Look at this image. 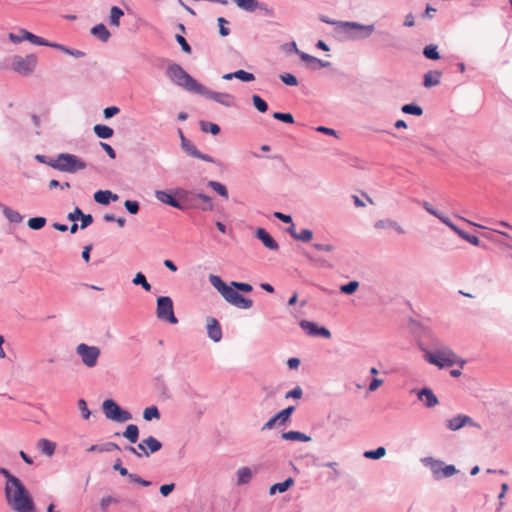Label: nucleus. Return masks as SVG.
<instances>
[{
  "label": "nucleus",
  "mask_w": 512,
  "mask_h": 512,
  "mask_svg": "<svg viewBox=\"0 0 512 512\" xmlns=\"http://www.w3.org/2000/svg\"><path fill=\"white\" fill-rule=\"evenodd\" d=\"M5 498L8 506L15 512H36L33 499L20 480L5 485Z\"/></svg>",
  "instance_id": "nucleus-1"
},
{
  "label": "nucleus",
  "mask_w": 512,
  "mask_h": 512,
  "mask_svg": "<svg viewBox=\"0 0 512 512\" xmlns=\"http://www.w3.org/2000/svg\"><path fill=\"white\" fill-rule=\"evenodd\" d=\"M423 357L429 364L437 366L440 369L452 367L459 364L463 367L466 363L465 360L460 359L448 346L437 344L434 350H429L421 346Z\"/></svg>",
  "instance_id": "nucleus-2"
},
{
  "label": "nucleus",
  "mask_w": 512,
  "mask_h": 512,
  "mask_svg": "<svg viewBox=\"0 0 512 512\" xmlns=\"http://www.w3.org/2000/svg\"><path fill=\"white\" fill-rule=\"evenodd\" d=\"M322 22L335 25V31L343 34V37L350 40H361L368 38L374 31L373 24L364 25L350 21H331L322 16Z\"/></svg>",
  "instance_id": "nucleus-3"
},
{
  "label": "nucleus",
  "mask_w": 512,
  "mask_h": 512,
  "mask_svg": "<svg viewBox=\"0 0 512 512\" xmlns=\"http://www.w3.org/2000/svg\"><path fill=\"white\" fill-rule=\"evenodd\" d=\"M166 74L172 82L188 91L195 93L202 91V84L198 83L178 64L169 65Z\"/></svg>",
  "instance_id": "nucleus-4"
},
{
  "label": "nucleus",
  "mask_w": 512,
  "mask_h": 512,
  "mask_svg": "<svg viewBox=\"0 0 512 512\" xmlns=\"http://www.w3.org/2000/svg\"><path fill=\"white\" fill-rule=\"evenodd\" d=\"M49 166L53 169L75 173L86 168V163L78 156L69 153H61L55 159L51 160Z\"/></svg>",
  "instance_id": "nucleus-5"
},
{
  "label": "nucleus",
  "mask_w": 512,
  "mask_h": 512,
  "mask_svg": "<svg viewBox=\"0 0 512 512\" xmlns=\"http://www.w3.org/2000/svg\"><path fill=\"white\" fill-rule=\"evenodd\" d=\"M421 462L429 467L435 480L451 477L457 474L459 471L455 465H446L442 460L435 459L433 457H425L421 459Z\"/></svg>",
  "instance_id": "nucleus-6"
},
{
  "label": "nucleus",
  "mask_w": 512,
  "mask_h": 512,
  "mask_svg": "<svg viewBox=\"0 0 512 512\" xmlns=\"http://www.w3.org/2000/svg\"><path fill=\"white\" fill-rule=\"evenodd\" d=\"M103 412L106 418L116 422H126L132 419L130 412L123 410L112 399H107L102 404Z\"/></svg>",
  "instance_id": "nucleus-7"
},
{
  "label": "nucleus",
  "mask_w": 512,
  "mask_h": 512,
  "mask_svg": "<svg viewBox=\"0 0 512 512\" xmlns=\"http://www.w3.org/2000/svg\"><path fill=\"white\" fill-rule=\"evenodd\" d=\"M156 314L160 320L167 321L171 324H176L178 322L174 315L173 301L168 296L158 297Z\"/></svg>",
  "instance_id": "nucleus-8"
},
{
  "label": "nucleus",
  "mask_w": 512,
  "mask_h": 512,
  "mask_svg": "<svg viewBox=\"0 0 512 512\" xmlns=\"http://www.w3.org/2000/svg\"><path fill=\"white\" fill-rule=\"evenodd\" d=\"M36 64L37 58L33 54L26 57L15 55L12 58V69L22 75L31 74L35 70Z\"/></svg>",
  "instance_id": "nucleus-9"
},
{
  "label": "nucleus",
  "mask_w": 512,
  "mask_h": 512,
  "mask_svg": "<svg viewBox=\"0 0 512 512\" xmlns=\"http://www.w3.org/2000/svg\"><path fill=\"white\" fill-rule=\"evenodd\" d=\"M76 353L80 356L85 366L92 368L96 366L101 351L96 346L81 343L76 347Z\"/></svg>",
  "instance_id": "nucleus-10"
},
{
  "label": "nucleus",
  "mask_w": 512,
  "mask_h": 512,
  "mask_svg": "<svg viewBox=\"0 0 512 512\" xmlns=\"http://www.w3.org/2000/svg\"><path fill=\"white\" fill-rule=\"evenodd\" d=\"M465 426L475 427L477 429L481 428V425L475 422L470 416L464 414H458L446 422V427L450 431H458Z\"/></svg>",
  "instance_id": "nucleus-11"
},
{
  "label": "nucleus",
  "mask_w": 512,
  "mask_h": 512,
  "mask_svg": "<svg viewBox=\"0 0 512 512\" xmlns=\"http://www.w3.org/2000/svg\"><path fill=\"white\" fill-rule=\"evenodd\" d=\"M223 298L229 304L241 309H249L253 305V301L251 299L243 297L232 287H230L229 290L224 294Z\"/></svg>",
  "instance_id": "nucleus-12"
},
{
  "label": "nucleus",
  "mask_w": 512,
  "mask_h": 512,
  "mask_svg": "<svg viewBox=\"0 0 512 512\" xmlns=\"http://www.w3.org/2000/svg\"><path fill=\"white\" fill-rule=\"evenodd\" d=\"M21 35H16L14 33H9L8 37L13 43H20L24 40L30 41L35 45L48 46L49 42L42 37H39L25 29H20Z\"/></svg>",
  "instance_id": "nucleus-13"
},
{
  "label": "nucleus",
  "mask_w": 512,
  "mask_h": 512,
  "mask_svg": "<svg viewBox=\"0 0 512 512\" xmlns=\"http://www.w3.org/2000/svg\"><path fill=\"white\" fill-rule=\"evenodd\" d=\"M322 134L333 136L336 138L335 142L332 145H328L324 143V141L322 140V152L324 151L331 155H341V140L339 139L337 131L332 128L322 126Z\"/></svg>",
  "instance_id": "nucleus-14"
},
{
  "label": "nucleus",
  "mask_w": 512,
  "mask_h": 512,
  "mask_svg": "<svg viewBox=\"0 0 512 512\" xmlns=\"http://www.w3.org/2000/svg\"><path fill=\"white\" fill-rule=\"evenodd\" d=\"M202 91H198V94H201L207 98H210L224 106H232L234 102V98L232 95L228 93H220V92H213L209 89H207L205 86L202 85Z\"/></svg>",
  "instance_id": "nucleus-15"
},
{
  "label": "nucleus",
  "mask_w": 512,
  "mask_h": 512,
  "mask_svg": "<svg viewBox=\"0 0 512 512\" xmlns=\"http://www.w3.org/2000/svg\"><path fill=\"white\" fill-rule=\"evenodd\" d=\"M181 146H182L183 150L190 156L201 159L206 162H213L212 157H210L209 155H206V154H202L195 147V145L190 140L186 139L185 137H182V145Z\"/></svg>",
  "instance_id": "nucleus-16"
},
{
  "label": "nucleus",
  "mask_w": 512,
  "mask_h": 512,
  "mask_svg": "<svg viewBox=\"0 0 512 512\" xmlns=\"http://www.w3.org/2000/svg\"><path fill=\"white\" fill-rule=\"evenodd\" d=\"M255 236L267 249L272 251H277L279 249L278 243L264 228H257L255 230Z\"/></svg>",
  "instance_id": "nucleus-17"
},
{
  "label": "nucleus",
  "mask_w": 512,
  "mask_h": 512,
  "mask_svg": "<svg viewBox=\"0 0 512 512\" xmlns=\"http://www.w3.org/2000/svg\"><path fill=\"white\" fill-rule=\"evenodd\" d=\"M417 398L420 401L424 402V405L427 408H432L439 403L437 396L434 394L432 389H430L428 387H424V388L418 390Z\"/></svg>",
  "instance_id": "nucleus-18"
},
{
  "label": "nucleus",
  "mask_w": 512,
  "mask_h": 512,
  "mask_svg": "<svg viewBox=\"0 0 512 512\" xmlns=\"http://www.w3.org/2000/svg\"><path fill=\"white\" fill-rule=\"evenodd\" d=\"M208 336L214 342H219L222 338V329L217 319L208 317L206 320Z\"/></svg>",
  "instance_id": "nucleus-19"
},
{
  "label": "nucleus",
  "mask_w": 512,
  "mask_h": 512,
  "mask_svg": "<svg viewBox=\"0 0 512 512\" xmlns=\"http://www.w3.org/2000/svg\"><path fill=\"white\" fill-rule=\"evenodd\" d=\"M374 227L376 229H393L400 235L405 233V230L398 224V222L389 218L376 221Z\"/></svg>",
  "instance_id": "nucleus-20"
},
{
  "label": "nucleus",
  "mask_w": 512,
  "mask_h": 512,
  "mask_svg": "<svg viewBox=\"0 0 512 512\" xmlns=\"http://www.w3.org/2000/svg\"><path fill=\"white\" fill-rule=\"evenodd\" d=\"M442 77V72L438 70H431L424 74L423 76V86L426 88H431L437 86Z\"/></svg>",
  "instance_id": "nucleus-21"
},
{
  "label": "nucleus",
  "mask_w": 512,
  "mask_h": 512,
  "mask_svg": "<svg viewBox=\"0 0 512 512\" xmlns=\"http://www.w3.org/2000/svg\"><path fill=\"white\" fill-rule=\"evenodd\" d=\"M94 200L99 204L107 205L109 204L110 200H118V195L113 194L109 190H99L94 194Z\"/></svg>",
  "instance_id": "nucleus-22"
},
{
  "label": "nucleus",
  "mask_w": 512,
  "mask_h": 512,
  "mask_svg": "<svg viewBox=\"0 0 512 512\" xmlns=\"http://www.w3.org/2000/svg\"><path fill=\"white\" fill-rule=\"evenodd\" d=\"M233 78H237L244 82H251L255 80V76L252 73L246 72L244 70H238L233 73H227L223 75L224 80H231Z\"/></svg>",
  "instance_id": "nucleus-23"
},
{
  "label": "nucleus",
  "mask_w": 512,
  "mask_h": 512,
  "mask_svg": "<svg viewBox=\"0 0 512 512\" xmlns=\"http://www.w3.org/2000/svg\"><path fill=\"white\" fill-rule=\"evenodd\" d=\"M156 198L164 204L170 205L174 208L181 209L180 203L166 191H156Z\"/></svg>",
  "instance_id": "nucleus-24"
},
{
  "label": "nucleus",
  "mask_w": 512,
  "mask_h": 512,
  "mask_svg": "<svg viewBox=\"0 0 512 512\" xmlns=\"http://www.w3.org/2000/svg\"><path fill=\"white\" fill-rule=\"evenodd\" d=\"M37 448L45 455L52 456L56 449V444L48 439L42 438L37 443Z\"/></svg>",
  "instance_id": "nucleus-25"
},
{
  "label": "nucleus",
  "mask_w": 512,
  "mask_h": 512,
  "mask_svg": "<svg viewBox=\"0 0 512 512\" xmlns=\"http://www.w3.org/2000/svg\"><path fill=\"white\" fill-rule=\"evenodd\" d=\"M423 56L428 60H439L441 58L440 53L438 51V46L435 44H428L423 48Z\"/></svg>",
  "instance_id": "nucleus-26"
},
{
  "label": "nucleus",
  "mask_w": 512,
  "mask_h": 512,
  "mask_svg": "<svg viewBox=\"0 0 512 512\" xmlns=\"http://www.w3.org/2000/svg\"><path fill=\"white\" fill-rule=\"evenodd\" d=\"M209 281L212 284V286L222 295V297L231 287V286L226 285L222 281V279L217 275H210Z\"/></svg>",
  "instance_id": "nucleus-27"
},
{
  "label": "nucleus",
  "mask_w": 512,
  "mask_h": 512,
  "mask_svg": "<svg viewBox=\"0 0 512 512\" xmlns=\"http://www.w3.org/2000/svg\"><path fill=\"white\" fill-rule=\"evenodd\" d=\"M282 438L287 441H303L307 442L311 440V437L298 431H288L282 433Z\"/></svg>",
  "instance_id": "nucleus-28"
},
{
  "label": "nucleus",
  "mask_w": 512,
  "mask_h": 512,
  "mask_svg": "<svg viewBox=\"0 0 512 512\" xmlns=\"http://www.w3.org/2000/svg\"><path fill=\"white\" fill-rule=\"evenodd\" d=\"M378 36L385 47L399 49L400 46L395 42L394 36L388 31H379Z\"/></svg>",
  "instance_id": "nucleus-29"
},
{
  "label": "nucleus",
  "mask_w": 512,
  "mask_h": 512,
  "mask_svg": "<svg viewBox=\"0 0 512 512\" xmlns=\"http://www.w3.org/2000/svg\"><path fill=\"white\" fill-rule=\"evenodd\" d=\"M48 47H52V48H55V49H58L68 55H71L73 57H76V58H80V57H83L85 55V53L83 51H80V50H76V49H70L62 44H58V43H50L49 42V45Z\"/></svg>",
  "instance_id": "nucleus-30"
},
{
  "label": "nucleus",
  "mask_w": 512,
  "mask_h": 512,
  "mask_svg": "<svg viewBox=\"0 0 512 512\" xmlns=\"http://www.w3.org/2000/svg\"><path fill=\"white\" fill-rule=\"evenodd\" d=\"M92 35L106 42L110 37V32L103 24H98L91 29Z\"/></svg>",
  "instance_id": "nucleus-31"
},
{
  "label": "nucleus",
  "mask_w": 512,
  "mask_h": 512,
  "mask_svg": "<svg viewBox=\"0 0 512 512\" xmlns=\"http://www.w3.org/2000/svg\"><path fill=\"white\" fill-rule=\"evenodd\" d=\"M143 441H144L145 447L147 448L148 456L151 453H155V452L159 451L161 449V447H162L161 442L158 441L153 436H149L148 438L143 439Z\"/></svg>",
  "instance_id": "nucleus-32"
},
{
  "label": "nucleus",
  "mask_w": 512,
  "mask_h": 512,
  "mask_svg": "<svg viewBox=\"0 0 512 512\" xmlns=\"http://www.w3.org/2000/svg\"><path fill=\"white\" fill-rule=\"evenodd\" d=\"M252 479V472L248 467H241L237 471V484L243 485L250 482Z\"/></svg>",
  "instance_id": "nucleus-33"
},
{
  "label": "nucleus",
  "mask_w": 512,
  "mask_h": 512,
  "mask_svg": "<svg viewBox=\"0 0 512 512\" xmlns=\"http://www.w3.org/2000/svg\"><path fill=\"white\" fill-rule=\"evenodd\" d=\"M234 3L245 11L252 12L256 10L259 6L258 0H233Z\"/></svg>",
  "instance_id": "nucleus-34"
},
{
  "label": "nucleus",
  "mask_w": 512,
  "mask_h": 512,
  "mask_svg": "<svg viewBox=\"0 0 512 512\" xmlns=\"http://www.w3.org/2000/svg\"><path fill=\"white\" fill-rule=\"evenodd\" d=\"M123 436L127 438L130 443H136L139 437V429L136 425L130 424L126 427Z\"/></svg>",
  "instance_id": "nucleus-35"
},
{
  "label": "nucleus",
  "mask_w": 512,
  "mask_h": 512,
  "mask_svg": "<svg viewBox=\"0 0 512 512\" xmlns=\"http://www.w3.org/2000/svg\"><path fill=\"white\" fill-rule=\"evenodd\" d=\"M293 483L294 481L292 478H288L281 483H276L270 487V494L273 495L276 492L283 493L287 491L293 485Z\"/></svg>",
  "instance_id": "nucleus-36"
},
{
  "label": "nucleus",
  "mask_w": 512,
  "mask_h": 512,
  "mask_svg": "<svg viewBox=\"0 0 512 512\" xmlns=\"http://www.w3.org/2000/svg\"><path fill=\"white\" fill-rule=\"evenodd\" d=\"M386 455V448L379 446L374 450H367L363 453V456L371 460H379Z\"/></svg>",
  "instance_id": "nucleus-37"
},
{
  "label": "nucleus",
  "mask_w": 512,
  "mask_h": 512,
  "mask_svg": "<svg viewBox=\"0 0 512 512\" xmlns=\"http://www.w3.org/2000/svg\"><path fill=\"white\" fill-rule=\"evenodd\" d=\"M94 132L99 138H102V139L110 138V137H112V135L114 133L112 128H110L109 126H106V125H101V124L94 126Z\"/></svg>",
  "instance_id": "nucleus-38"
},
{
  "label": "nucleus",
  "mask_w": 512,
  "mask_h": 512,
  "mask_svg": "<svg viewBox=\"0 0 512 512\" xmlns=\"http://www.w3.org/2000/svg\"><path fill=\"white\" fill-rule=\"evenodd\" d=\"M401 111L405 114L414 116H421L423 114L422 107L415 103L404 104L401 107Z\"/></svg>",
  "instance_id": "nucleus-39"
},
{
  "label": "nucleus",
  "mask_w": 512,
  "mask_h": 512,
  "mask_svg": "<svg viewBox=\"0 0 512 512\" xmlns=\"http://www.w3.org/2000/svg\"><path fill=\"white\" fill-rule=\"evenodd\" d=\"M208 186L211 187L213 191H215L221 197L228 199V190L222 183L211 180L208 182Z\"/></svg>",
  "instance_id": "nucleus-40"
},
{
  "label": "nucleus",
  "mask_w": 512,
  "mask_h": 512,
  "mask_svg": "<svg viewBox=\"0 0 512 512\" xmlns=\"http://www.w3.org/2000/svg\"><path fill=\"white\" fill-rule=\"evenodd\" d=\"M123 14V11L119 7L113 6L110 10V24L118 27L120 25V18Z\"/></svg>",
  "instance_id": "nucleus-41"
},
{
  "label": "nucleus",
  "mask_w": 512,
  "mask_h": 512,
  "mask_svg": "<svg viewBox=\"0 0 512 512\" xmlns=\"http://www.w3.org/2000/svg\"><path fill=\"white\" fill-rule=\"evenodd\" d=\"M359 287V282L356 280L349 281L346 284L340 286V292L346 295H352L356 292Z\"/></svg>",
  "instance_id": "nucleus-42"
},
{
  "label": "nucleus",
  "mask_w": 512,
  "mask_h": 512,
  "mask_svg": "<svg viewBox=\"0 0 512 512\" xmlns=\"http://www.w3.org/2000/svg\"><path fill=\"white\" fill-rule=\"evenodd\" d=\"M127 450L138 457H148L147 448L145 447L143 440L138 444L137 447L129 446L127 447Z\"/></svg>",
  "instance_id": "nucleus-43"
},
{
  "label": "nucleus",
  "mask_w": 512,
  "mask_h": 512,
  "mask_svg": "<svg viewBox=\"0 0 512 512\" xmlns=\"http://www.w3.org/2000/svg\"><path fill=\"white\" fill-rule=\"evenodd\" d=\"M134 285H141L145 291L151 290V285L148 283L145 275L138 272L132 280Z\"/></svg>",
  "instance_id": "nucleus-44"
},
{
  "label": "nucleus",
  "mask_w": 512,
  "mask_h": 512,
  "mask_svg": "<svg viewBox=\"0 0 512 512\" xmlns=\"http://www.w3.org/2000/svg\"><path fill=\"white\" fill-rule=\"evenodd\" d=\"M300 326L309 335H313V336L320 335V328H318L317 325L314 324V323H311V322H308V321H301Z\"/></svg>",
  "instance_id": "nucleus-45"
},
{
  "label": "nucleus",
  "mask_w": 512,
  "mask_h": 512,
  "mask_svg": "<svg viewBox=\"0 0 512 512\" xmlns=\"http://www.w3.org/2000/svg\"><path fill=\"white\" fill-rule=\"evenodd\" d=\"M143 417L146 421H151L152 419H159L160 413L156 406L148 407L143 412Z\"/></svg>",
  "instance_id": "nucleus-46"
},
{
  "label": "nucleus",
  "mask_w": 512,
  "mask_h": 512,
  "mask_svg": "<svg viewBox=\"0 0 512 512\" xmlns=\"http://www.w3.org/2000/svg\"><path fill=\"white\" fill-rule=\"evenodd\" d=\"M293 411H294V407L289 406V407L283 409L282 411H280L279 413H277L275 416H276V419H278L279 424L286 423V421L290 418Z\"/></svg>",
  "instance_id": "nucleus-47"
},
{
  "label": "nucleus",
  "mask_w": 512,
  "mask_h": 512,
  "mask_svg": "<svg viewBox=\"0 0 512 512\" xmlns=\"http://www.w3.org/2000/svg\"><path fill=\"white\" fill-rule=\"evenodd\" d=\"M46 224V218L34 217L28 220V226L33 230H39Z\"/></svg>",
  "instance_id": "nucleus-48"
},
{
  "label": "nucleus",
  "mask_w": 512,
  "mask_h": 512,
  "mask_svg": "<svg viewBox=\"0 0 512 512\" xmlns=\"http://www.w3.org/2000/svg\"><path fill=\"white\" fill-rule=\"evenodd\" d=\"M252 100H253V104H254L255 108L259 112L264 113L268 110L267 103L259 95H253Z\"/></svg>",
  "instance_id": "nucleus-49"
},
{
  "label": "nucleus",
  "mask_w": 512,
  "mask_h": 512,
  "mask_svg": "<svg viewBox=\"0 0 512 512\" xmlns=\"http://www.w3.org/2000/svg\"><path fill=\"white\" fill-rule=\"evenodd\" d=\"M4 214L9 219L10 222L19 223L22 221V216L15 210L6 208L4 210Z\"/></svg>",
  "instance_id": "nucleus-50"
},
{
  "label": "nucleus",
  "mask_w": 512,
  "mask_h": 512,
  "mask_svg": "<svg viewBox=\"0 0 512 512\" xmlns=\"http://www.w3.org/2000/svg\"><path fill=\"white\" fill-rule=\"evenodd\" d=\"M293 47H294V49H295L296 53H298V54H299L300 58H301L304 62H306L308 65H310V64H317V63H318V59H317V58H315V57H313V56H310V55H309V54H307V53H304V52L299 51V50L296 48V44H295V43H293Z\"/></svg>",
  "instance_id": "nucleus-51"
},
{
  "label": "nucleus",
  "mask_w": 512,
  "mask_h": 512,
  "mask_svg": "<svg viewBox=\"0 0 512 512\" xmlns=\"http://www.w3.org/2000/svg\"><path fill=\"white\" fill-rule=\"evenodd\" d=\"M313 238V232L309 229H302L297 235H295V239L301 240L303 242H309Z\"/></svg>",
  "instance_id": "nucleus-52"
},
{
  "label": "nucleus",
  "mask_w": 512,
  "mask_h": 512,
  "mask_svg": "<svg viewBox=\"0 0 512 512\" xmlns=\"http://www.w3.org/2000/svg\"><path fill=\"white\" fill-rule=\"evenodd\" d=\"M201 126L203 131L210 132L213 135H217L220 132L219 126L214 123L202 122Z\"/></svg>",
  "instance_id": "nucleus-53"
},
{
  "label": "nucleus",
  "mask_w": 512,
  "mask_h": 512,
  "mask_svg": "<svg viewBox=\"0 0 512 512\" xmlns=\"http://www.w3.org/2000/svg\"><path fill=\"white\" fill-rule=\"evenodd\" d=\"M273 117L277 120H280L282 122H285V123H293L294 122V118H293V115L290 114V113H281V112H275L273 113Z\"/></svg>",
  "instance_id": "nucleus-54"
},
{
  "label": "nucleus",
  "mask_w": 512,
  "mask_h": 512,
  "mask_svg": "<svg viewBox=\"0 0 512 512\" xmlns=\"http://www.w3.org/2000/svg\"><path fill=\"white\" fill-rule=\"evenodd\" d=\"M77 405H78L79 410L82 413V417L85 420H88L91 415V412L89 411V409L87 407V402L84 399H80V400H78Z\"/></svg>",
  "instance_id": "nucleus-55"
},
{
  "label": "nucleus",
  "mask_w": 512,
  "mask_h": 512,
  "mask_svg": "<svg viewBox=\"0 0 512 512\" xmlns=\"http://www.w3.org/2000/svg\"><path fill=\"white\" fill-rule=\"evenodd\" d=\"M0 473L6 478L5 485H11L20 480L16 476L12 475L6 468H0Z\"/></svg>",
  "instance_id": "nucleus-56"
},
{
  "label": "nucleus",
  "mask_w": 512,
  "mask_h": 512,
  "mask_svg": "<svg viewBox=\"0 0 512 512\" xmlns=\"http://www.w3.org/2000/svg\"><path fill=\"white\" fill-rule=\"evenodd\" d=\"M280 78L286 85L296 86L298 84L297 78L290 73L283 74Z\"/></svg>",
  "instance_id": "nucleus-57"
},
{
  "label": "nucleus",
  "mask_w": 512,
  "mask_h": 512,
  "mask_svg": "<svg viewBox=\"0 0 512 512\" xmlns=\"http://www.w3.org/2000/svg\"><path fill=\"white\" fill-rule=\"evenodd\" d=\"M460 238L474 246H480V240L476 235H471L465 231Z\"/></svg>",
  "instance_id": "nucleus-58"
},
{
  "label": "nucleus",
  "mask_w": 512,
  "mask_h": 512,
  "mask_svg": "<svg viewBox=\"0 0 512 512\" xmlns=\"http://www.w3.org/2000/svg\"><path fill=\"white\" fill-rule=\"evenodd\" d=\"M231 287L236 288L243 292H251L253 289L252 286L248 283L235 282V281L231 282Z\"/></svg>",
  "instance_id": "nucleus-59"
},
{
  "label": "nucleus",
  "mask_w": 512,
  "mask_h": 512,
  "mask_svg": "<svg viewBox=\"0 0 512 512\" xmlns=\"http://www.w3.org/2000/svg\"><path fill=\"white\" fill-rule=\"evenodd\" d=\"M197 198H199L200 200H202L205 203V206L202 207L203 210H212L213 209L212 200L209 196H207L206 194H203V193H199V194H197Z\"/></svg>",
  "instance_id": "nucleus-60"
},
{
  "label": "nucleus",
  "mask_w": 512,
  "mask_h": 512,
  "mask_svg": "<svg viewBox=\"0 0 512 512\" xmlns=\"http://www.w3.org/2000/svg\"><path fill=\"white\" fill-rule=\"evenodd\" d=\"M124 206L131 214H136L139 211V204L136 201L126 200Z\"/></svg>",
  "instance_id": "nucleus-61"
},
{
  "label": "nucleus",
  "mask_w": 512,
  "mask_h": 512,
  "mask_svg": "<svg viewBox=\"0 0 512 512\" xmlns=\"http://www.w3.org/2000/svg\"><path fill=\"white\" fill-rule=\"evenodd\" d=\"M128 478H129V480H130L131 482H134V483L140 484V485L145 486V487H147V486H150V485H151V482H150V481L144 480V479L140 478V477H139L138 475H136V474H132V473H131V474L128 476Z\"/></svg>",
  "instance_id": "nucleus-62"
},
{
  "label": "nucleus",
  "mask_w": 512,
  "mask_h": 512,
  "mask_svg": "<svg viewBox=\"0 0 512 512\" xmlns=\"http://www.w3.org/2000/svg\"><path fill=\"white\" fill-rule=\"evenodd\" d=\"M218 24H219V33L221 36H227L230 33V30L225 27V24H227V21L223 17L218 18Z\"/></svg>",
  "instance_id": "nucleus-63"
},
{
  "label": "nucleus",
  "mask_w": 512,
  "mask_h": 512,
  "mask_svg": "<svg viewBox=\"0 0 512 512\" xmlns=\"http://www.w3.org/2000/svg\"><path fill=\"white\" fill-rule=\"evenodd\" d=\"M176 40L181 45L184 52L191 53V47L183 36L176 35Z\"/></svg>",
  "instance_id": "nucleus-64"
}]
</instances>
